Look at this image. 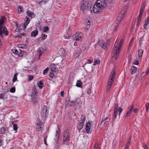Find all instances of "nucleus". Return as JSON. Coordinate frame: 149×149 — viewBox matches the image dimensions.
<instances>
[{
  "label": "nucleus",
  "instance_id": "3c124183",
  "mask_svg": "<svg viewBox=\"0 0 149 149\" xmlns=\"http://www.w3.org/2000/svg\"><path fill=\"white\" fill-rule=\"evenodd\" d=\"M143 147L146 149H148V147L146 145L145 143H144L143 144Z\"/></svg>",
  "mask_w": 149,
  "mask_h": 149
},
{
  "label": "nucleus",
  "instance_id": "9b49d317",
  "mask_svg": "<svg viewBox=\"0 0 149 149\" xmlns=\"http://www.w3.org/2000/svg\"><path fill=\"white\" fill-rule=\"evenodd\" d=\"M46 51L45 48L44 46H41L38 50V53L39 54V58H40V57L42 54L45 52Z\"/></svg>",
  "mask_w": 149,
  "mask_h": 149
},
{
  "label": "nucleus",
  "instance_id": "1a4fd4ad",
  "mask_svg": "<svg viewBox=\"0 0 149 149\" xmlns=\"http://www.w3.org/2000/svg\"><path fill=\"white\" fill-rule=\"evenodd\" d=\"M48 112L47 111V109L46 107L42 108V112H41V115L43 117H45L47 116L48 114Z\"/></svg>",
  "mask_w": 149,
  "mask_h": 149
},
{
  "label": "nucleus",
  "instance_id": "2eb2a0df",
  "mask_svg": "<svg viewBox=\"0 0 149 149\" xmlns=\"http://www.w3.org/2000/svg\"><path fill=\"white\" fill-rule=\"evenodd\" d=\"M91 129V123L90 122H88L87 123L86 126V132L88 134L90 133V131Z\"/></svg>",
  "mask_w": 149,
  "mask_h": 149
},
{
  "label": "nucleus",
  "instance_id": "ddd939ff",
  "mask_svg": "<svg viewBox=\"0 0 149 149\" xmlns=\"http://www.w3.org/2000/svg\"><path fill=\"white\" fill-rule=\"evenodd\" d=\"M118 113V105L117 104H116L115 105L113 120L114 121L117 117V114Z\"/></svg>",
  "mask_w": 149,
  "mask_h": 149
},
{
  "label": "nucleus",
  "instance_id": "dca6fc26",
  "mask_svg": "<svg viewBox=\"0 0 149 149\" xmlns=\"http://www.w3.org/2000/svg\"><path fill=\"white\" fill-rule=\"evenodd\" d=\"M149 16L145 20V24L144 25V28L145 29H147L148 28L147 27V26L149 24Z\"/></svg>",
  "mask_w": 149,
  "mask_h": 149
},
{
  "label": "nucleus",
  "instance_id": "603ef678",
  "mask_svg": "<svg viewBox=\"0 0 149 149\" xmlns=\"http://www.w3.org/2000/svg\"><path fill=\"white\" fill-rule=\"evenodd\" d=\"M133 63L134 65H138L139 64V61L138 60H137L136 61V62H134Z\"/></svg>",
  "mask_w": 149,
  "mask_h": 149
},
{
  "label": "nucleus",
  "instance_id": "bb28decb",
  "mask_svg": "<svg viewBox=\"0 0 149 149\" xmlns=\"http://www.w3.org/2000/svg\"><path fill=\"white\" fill-rule=\"evenodd\" d=\"M82 84V83L80 81H78L77 82L76 86L79 87H81Z\"/></svg>",
  "mask_w": 149,
  "mask_h": 149
},
{
  "label": "nucleus",
  "instance_id": "f8f14e48",
  "mask_svg": "<svg viewBox=\"0 0 149 149\" xmlns=\"http://www.w3.org/2000/svg\"><path fill=\"white\" fill-rule=\"evenodd\" d=\"M53 66L52 68L51 67V72H50L49 74V76L52 78L55 77V75L54 73H56V66L54 65Z\"/></svg>",
  "mask_w": 149,
  "mask_h": 149
},
{
  "label": "nucleus",
  "instance_id": "0e129e2a",
  "mask_svg": "<svg viewBox=\"0 0 149 149\" xmlns=\"http://www.w3.org/2000/svg\"><path fill=\"white\" fill-rule=\"evenodd\" d=\"M44 143L46 145H47V144L46 142V138L45 137H44Z\"/></svg>",
  "mask_w": 149,
  "mask_h": 149
},
{
  "label": "nucleus",
  "instance_id": "0eeeda50",
  "mask_svg": "<svg viewBox=\"0 0 149 149\" xmlns=\"http://www.w3.org/2000/svg\"><path fill=\"white\" fill-rule=\"evenodd\" d=\"M123 41L124 39H122L120 41L119 44L118 45V48L117 49H118V52H117V53H116V56L115 57V59H116L119 56V53H120Z\"/></svg>",
  "mask_w": 149,
  "mask_h": 149
},
{
  "label": "nucleus",
  "instance_id": "774afa93",
  "mask_svg": "<svg viewBox=\"0 0 149 149\" xmlns=\"http://www.w3.org/2000/svg\"><path fill=\"white\" fill-rule=\"evenodd\" d=\"M133 43H131L130 42V43H129V47H131L132 46V45Z\"/></svg>",
  "mask_w": 149,
  "mask_h": 149
},
{
  "label": "nucleus",
  "instance_id": "13d9d810",
  "mask_svg": "<svg viewBox=\"0 0 149 149\" xmlns=\"http://www.w3.org/2000/svg\"><path fill=\"white\" fill-rule=\"evenodd\" d=\"M98 143L95 144L93 147L94 148H96L98 146Z\"/></svg>",
  "mask_w": 149,
  "mask_h": 149
},
{
  "label": "nucleus",
  "instance_id": "72a5a7b5",
  "mask_svg": "<svg viewBox=\"0 0 149 149\" xmlns=\"http://www.w3.org/2000/svg\"><path fill=\"white\" fill-rule=\"evenodd\" d=\"M18 73H16L14 75V77H13V82H15V81L17 80V75H18Z\"/></svg>",
  "mask_w": 149,
  "mask_h": 149
},
{
  "label": "nucleus",
  "instance_id": "c9c22d12",
  "mask_svg": "<svg viewBox=\"0 0 149 149\" xmlns=\"http://www.w3.org/2000/svg\"><path fill=\"white\" fill-rule=\"evenodd\" d=\"M142 15V14H141V13H140L137 19V21H138V23H140Z\"/></svg>",
  "mask_w": 149,
  "mask_h": 149
},
{
  "label": "nucleus",
  "instance_id": "ea45409f",
  "mask_svg": "<svg viewBox=\"0 0 149 149\" xmlns=\"http://www.w3.org/2000/svg\"><path fill=\"white\" fill-rule=\"evenodd\" d=\"M42 36V40H45L47 37V35L44 34H42L41 35Z\"/></svg>",
  "mask_w": 149,
  "mask_h": 149
},
{
  "label": "nucleus",
  "instance_id": "79ce46f5",
  "mask_svg": "<svg viewBox=\"0 0 149 149\" xmlns=\"http://www.w3.org/2000/svg\"><path fill=\"white\" fill-rule=\"evenodd\" d=\"M131 113V111H129L127 112L126 113L125 115L124 116V117L125 118H126L128 116L130 115Z\"/></svg>",
  "mask_w": 149,
  "mask_h": 149
},
{
  "label": "nucleus",
  "instance_id": "f03ea898",
  "mask_svg": "<svg viewBox=\"0 0 149 149\" xmlns=\"http://www.w3.org/2000/svg\"><path fill=\"white\" fill-rule=\"evenodd\" d=\"M6 19L5 16H2L0 19V36L3 37V34L5 36L8 35V32L6 27L4 26V20Z\"/></svg>",
  "mask_w": 149,
  "mask_h": 149
},
{
  "label": "nucleus",
  "instance_id": "393cba45",
  "mask_svg": "<svg viewBox=\"0 0 149 149\" xmlns=\"http://www.w3.org/2000/svg\"><path fill=\"white\" fill-rule=\"evenodd\" d=\"M83 123H82L81 122H80L79 123V125L77 127V128L79 130H80L83 128Z\"/></svg>",
  "mask_w": 149,
  "mask_h": 149
},
{
  "label": "nucleus",
  "instance_id": "423d86ee",
  "mask_svg": "<svg viewBox=\"0 0 149 149\" xmlns=\"http://www.w3.org/2000/svg\"><path fill=\"white\" fill-rule=\"evenodd\" d=\"M125 10L123 12H121V14L122 15H123V16L125 14ZM123 17H124L123 16H120V17L119 19L118 18V20L117 22L116 23L115 25V27L114 29V31H116L117 29L118 28V26L120 23V22L121 19Z\"/></svg>",
  "mask_w": 149,
  "mask_h": 149
},
{
  "label": "nucleus",
  "instance_id": "4d7b16f0",
  "mask_svg": "<svg viewBox=\"0 0 149 149\" xmlns=\"http://www.w3.org/2000/svg\"><path fill=\"white\" fill-rule=\"evenodd\" d=\"M33 76L32 75L29 76V79L30 80H31L33 79Z\"/></svg>",
  "mask_w": 149,
  "mask_h": 149
},
{
  "label": "nucleus",
  "instance_id": "e433bc0d",
  "mask_svg": "<svg viewBox=\"0 0 149 149\" xmlns=\"http://www.w3.org/2000/svg\"><path fill=\"white\" fill-rule=\"evenodd\" d=\"M19 13H20L23 10V8L21 6H19L17 7Z\"/></svg>",
  "mask_w": 149,
  "mask_h": 149
},
{
  "label": "nucleus",
  "instance_id": "58836bf2",
  "mask_svg": "<svg viewBox=\"0 0 149 149\" xmlns=\"http://www.w3.org/2000/svg\"><path fill=\"white\" fill-rule=\"evenodd\" d=\"M134 105L133 104H132L128 108L129 111H130L132 112L133 109L134 108Z\"/></svg>",
  "mask_w": 149,
  "mask_h": 149
},
{
  "label": "nucleus",
  "instance_id": "bf43d9fd",
  "mask_svg": "<svg viewBox=\"0 0 149 149\" xmlns=\"http://www.w3.org/2000/svg\"><path fill=\"white\" fill-rule=\"evenodd\" d=\"M91 89H88V91H87L88 93V94H91Z\"/></svg>",
  "mask_w": 149,
  "mask_h": 149
},
{
  "label": "nucleus",
  "instance_id": "9d476101",
  "mask_svg": "<svg viewBox=\"0 0 149 149\" xmlns=\"http://www.w3.org/2000/svg\"><path fill=\"white\" fill-rule=\"evenodd\" d=\"M83 36L82 33L80 32H77L73 36V39L74 40H78L82 38Z\"/></svg>",
  "mask_w": 149,
  "mask_h": 149
},
{
  "label": "nucleus",
  "instance_id": "69168bd1",
  "mask_svg": "<svg viewBox=\"0 0 149 149\" xmlns=\"http://www.w3.org/2000/svg\"><path fill=\"white\" fill-rule=\"evenodd\" d=\"M91 62H92V61H91V60H88V62H87V63H88L90 64V63H91Z\"/></svg>",
  "mask_w": 149,
  "mask_h": 149
},
{
  "label": "nucleus",
  "instance_id": "4468645a",
  "mask_svg": "<svg viewBox=\"0 0 149 149\" xmlns=\"http://www.w3.org/2000/svg\"><path fill=\"white\" fill-rule=\"evenodd\" d=\"M99 45L102 47L105 50H107V46L105 42L103 40H101L99 41Z\"/></svg>",
  "mask_w": 149,
  "mask_h": 149
},
{
  "label": "nucleus",
  "instance_id": "338daca9",
  "mask_svg": "<svg viewBox=\"0 0 149 149\" xmlns=\"http://www.w3.org/2000/svg\"><path fill=\"white\" fill-rule=\"evenodd\" d=\"M134 38H133L130 41V42L131 43H133V42H134Z\"/></svg>",
  "mask_w": 149,
  "mask_h": 149
},
{
  "label": "nucleus",
  "instance_id": "c85d7f7f",
  "mask_svg": "<svg viewBox=\"0 0 149 149\" xmlns=\"http://www.w3.org/2000/svg\"><path fill=\"white\" fill-rule=\"evenodd\" d=\"M108 119V117H107L104 119H103L102 120L101 124H102L103 123H104V124H105L106 122H109L110 120V119H109L108 121H107V120Z\"/></svg>",
  "mask_w": 149,
  "mask_h": 149
},
{
  "label": "nucleus",
  "instance_id": "cd10ccee",
  "mask_svg": "<svg viewBox=\"0 0 149 149\" xmlns=\"http://www.w3.org/2000/svg\"><path fill=\"white\" fill-rule=\"evenodd\" d=\"M18 46L19 48L22 49H24L26 47V45L22 44H19Z\"/></svg>",
  "mask_w": 149,
  "mask_h": 149
},
{
  "label": "nucleus",
  "instance_id": "864d4df0",
  "mask_svg": "<svg viewBox=\"0 0 149 149\" xmlns=\"http://www.w3.org/2000/svg\"><path fill=\"white\" fill-rule=\"evenodd\" d=\"M21 36L20 35H16L15 36V38H21Z\"/></svg>",
  "mask_w": 149,
  "mask_h": 149
},
{
  "label": "nucleus",
  "instance_id": "aec40b11",
  "mask_svg": "<svg viewBox=\"0 0 149 149\" xmlns=\"http://www.w3.org/2000/svg\"><path fill=\"white\" fill-rule=\"evenodd\" d=\"M143 51L142 49H140L139 51L138 52V55L139 57V59H141V57L143 55Z\"/></svg>",
  "mask_w": 149,
  "mask_h": 149
},
{
  "label": "nucleus",
  "instance_id": "473e14b6",
  "mask_svg": "<svg viewBox=\"0 0 149 149\" xmlns=\"http://www.w3.org/2000/svg\"><path fill=\"white\" fill-rule=\"evenodd\" d=\"M100 61L99 60L95 59V60L94 63L93 64L94 65H96L97 64H100Z\"/></svg>",
  "mask_w": 149,
  "mask_h": 149
},
{
  "label": "nucleus",
  "instance_id": "7ed1b4c3",
  "mask_svg": "<svg viewBox=\"0 0 149 149\" xmlns=\"http://www.w3.org/2000/svg\"><path fill=\"white\" fill-rule=\"evenodd\" d=\"M119 42V39H117L114 45V47L112 51V53L113 54L112 57L115 59V57L116 56V53L118 52V43Z\"/></svg>",
  "mask_w": 149,
  "mask_h": 149
},
{
  "label": "nucleus",
  "instance_id": "a878e982",
  "mask_svg": "<svg viewBox=\"0 0 149 149\" xmlns=\"http://www.w3.org/2000/svg\"><path fill=\"white\" fill-rule=\"evenodd\" d=\"M145 7V3L144 2L143 4V5L141 7V9L140 10V13H141V14H142V13L144 10Z\"/></svg>",
  "mask_w": 149,
  "mask_h": 149
},
{
  "label": "nucleus",
  "instance_id": "6ab92c4d",
  "mask_svg": "<svg viewBox=\"0 0 149 149\" xmlns=\"http://www.w3.org/2000/svg\"><path fill=\"white\" fill-rule=\"evenodd\" d=\"M26 19L25 22H24V28L26 29V26L30 22V19L29 17H26Z\"/></svg>",
  "mask_w": 149,
  "mask_h": 149
},
{
  "label": "nucleus",
  "instance_id": "de8ad7c7",
  "mask_svg": "<svg viewBox=\"0 0 149 149\" xmlns=\"http://www.w3.org/2000/svg\"><path fill=\"white\" fill-rule=\"evenodd\" d=\"M146 111L147 112H148V108H149V103H148L146 104Z\"/></svg>",
  "mask_w": 149,
  "mask_h": 149
},
{
  "label": "nucleus",
  "instance_id": "c03bdc74",
  "mask_svg": "<svg viewBox=\"0 0 149 149\" xmlns=\"http://www.w3.org/2000/svg\"><path fill=\"white\" fill-rule=\"evenodd\" d=\"M18 129V127L16 124L13 125V129L15 131L17 130Z\"/></svg>",
  "mask_w": 149,
  "mask_h": 149
},
{
  "label": "nucleus",
  "instance_id": "7c9ffc66",
  "mask_svg": "<svg viewBox=\"0 0 149 149\" xmlns=\"http://www.w3.org/2000/svg\"><path fill=\"white\" fill-rule=\"evenodd\" d=\"M90 22L89 21H88L87 22H86L85 24L86 28L87 29H88L90 27Z\"/></svg>",
  "mask_w": 149,
  "mask_h": 149
},
{
  "label": "nucleus",
  "instance_id": "c756f323",
  "mask_svg": "<svg viewBox=\"0 0 149 149\" xmlns=\"http://www.w3.org/2000/svg\"><path fill=\"white\" fill-rule=\"evenodd\" d=\"M38 86L40 89H41L43 88V84L42 81H39V83H38Z\"/></svg>",
  "mask_w": 149,
  "mask_h": 149
},
{
  "label": "nucleus",
  "instance_id": "e2e57ef3",
  "mask_svg": "<svg viewBox=\"0 0 149 149\" xmlns=\"http://www.w3.org/2000/svg\"><path fill=\"white\" fill-rule=\"evenodd\" d=\"M138 110V109L136 108H135L133 110V111L134 113H136V112H137V111Z\"/></svg>",
  "mask_w": 149,
  "mask_h": 149
},
{
  "label": "nucleus",
  "instance_id": "8fccbe9b",
  "mask_svg": "<svg viewBox=\"0 0 149 149\" xmlns=\"http://www.w3.org/2000/svg\"><path fill=\"white\" fill-rule=\"evenodd\" d=\"M80 52H77L76 54H75V58L78 57L80 55Z\"/></svg>",
  "mask_w": 149,
  "mask_h": 149
},
{
  "label": "nucleus",
  "instance_id": "5701e85b",
  "mask_svg": "<svg viewBox=\"0 0 149 149\" xmlns=\"http://www.w3.org/2000/svg\"><path fill=\"white\" fill-rule=\"evenodd\" d=\"M86 119V116L83 115H81L80 118V122L82 123H84Z\"/></svg>",
  "mask_w": 149,
  "mask_h": 149
},
{
  "label": "nucleus",
  "instance_id": "2f4dec72",
  "mask_svg": "<svg viewBox=\"0 0 149 149\" xmlns=\"http://www.w3.org/2000/svg\"><path fill=\"white\" fill-rule=\"evenodd\" d=\"M49 28L47 26H45L44 27L43 31L44 32H46L49 30Z\"/></svg>",
  "mask_w": 149,
  "mask_h": 149
},
{
  "label": "nucleus",
  "instance_id": "49530a36",
  "mask_svg": "<svg viewBox=\"0 0 149 149\" xmlns=\"http://www.w3.org/2000/svg\"><path fill=\"white\" fill-rule=\"evenodd\" d=\"M49 68H46V69L44 70L43 72V74L44 75L47 72Z\"/></svg>",
  "mask_w": 149,
  "mask_h": 149
},
{
  "label": "nucleus",
  "instance_id": "f257e3e1",
  "mask_svg": "<svg viewBox=\"0 0 149 149\" xmlns=\"http://www.w3.org/2000/svg\"><path fill=\"white\" fill-rule=\"evenodd\" d=\"M106 6L107 3L105 0H97L93 6V10L94 12L96 13H99Z\"/></svg>",
  "mask_w": 149,
  "mask_h": 149
},
{
  "label": "nucleus",
  "instance_id": "37998d69",
  "mask_svg": "<svg viewBox=\"0 0 149 149\" xmlns=\"http://www.w3.org/2000/svg\"><path fill=\"white\" fill-rule=\"evenodd\" d=\"M123 110V109L121 107L119 108V109H118V111H119V115L120 116V115Z\"/></svg>",
  "mask_w": 149,
  "mask_h": 149
},
{
  "label": "nucleus",
  "instance_id": "b1692460",
  "mask_svg": "<svg viewBox=\"0 0 149 149\" xmlns=\"http://www.w3.org/2000/svg\"><path fill=\"white\" fill-rule=\"evenodd\" d=\"M26 14L29 17H32V15L34 14V13L29 11H26Z\"/></svg>",
  "mask_w": 149,
  "mask_h": 149
},
{
  "label": "nucleus",
  "instance_id": "052dcab7",
  "mask_svg": "<svg viewBox=\"0 0 149 149\" xmlns=\"http://www.w3.org/2000/svg\"><path fill=\"white\" fill-rule=\"evenodd\" d=\"M61 96L62 97H64V91H62L61 92Z\"/></svg>",
  "mask_w": 149,
  "mask_h": 149
},
{
  "label": "nucleus",
  "instance_id": "4c0bfd02",
  "mask_svg": "<svg viewBox=\"0 0 149 149\" xmlns=\"http://www.w3.org/2000/svg\"><path fill=\"white\" fill-rule=\"evenodd\" d=\"M131 142V139L130 138L129 139L128 141V142L127 144L126 145V148H129L130 146V143Z\"/></svg>",
  "mask_w": 149,
  "mask_h": 149
},
{
  "label": "nucleus",
  "instance_id": "5fc2aeb1",
  "mask_svg": "<svg viewBox=\"0 0 149 149\" xmlns=\"http://www.w3.org/2000/svg\"><path fill=\"white\" fill-rule=\"evenodd\" d=\"M56 132L57 134L56 135V136L57 137V139H58L59 138V135L58 133V132L57 131H56Z\"/></svg>",
  "mask_w": 149,
  "mask_h": 149
},
{
  "label": "nucleus",
  "instance_id": "680f3d73",
  "mask_svg": "<svg viewBox=\"0 0 149 149\" xmlns=\"http://www.w3.org/2000/svg\"><path fill=\"white\" fill-rule=\"evenodd\" d=\"M23 56V54L21 52H20L19 54V57H22Z\"/></svg>",
  "mask_w": 149,
  "mask_h": 149
},
{
  "label": "nucleus",
  "instance_id": "a19ab883",
  "mask_svg": "<svg viewBox=\"0 0 149 149\" xmlns=\"http://www.w3.org/2000/svg\"><path fill=\"white\" fill-rule=\"evenodd\" d=\"M15 87L11 88L10 90V91L11 93H14L15 92Z\"/></svg>",
  "mask_w": 149,
  "mask_h": 149
},
{
  "label": "nucleus",
  "instance_id": "a211bd4d",
  "mask_svg": "<svg viewBox=\"0 0 149 149\" xmlns=\"http://www.w3.org/2000/svg\"><path fill=\"white\" fill-rule=\"evenodd\" d=\"M37 128L38 131L41 130L42 129V123L38 122L37 125Z\"/></svg>",
  "mask_w": 149,
  "mask_h": 149
},
{
  "label": "nucleus",
  "instance_id": "6e6d98bb",
  "mask_svg": "<svg viewBox=\"0 0 149 149\" xmlns=\"http://www.w3.org/2000/svg\"><path fill=\"white\" fill-rule=\"evenodd\" d=\"M146 74L147 75L149 74V69L148 68L147 69L146 71Z\"/></svg>",
  "mask_w": 149,
  "mask_h": 149
},
{
  "label": "nucleus",
  "instance_id": "a18cd8bd",
  "mask_svg": "<svg viewBox=\"0 0 149 149\" xmlns=\"http://www.w3.org/2000/svg\"><path fill=\"white\" fill-rule=\"evenodd\" d=\"M12 50L13 52L15 54H17L18 53V51L16 49H13Z\"/></svg>",
  "mask_w": 149,
  "mask_h": 149
},
{
  "label": "nucleus",
  "instance_id": "20e7f679",
  "mask_svg": "<svg viewBox=\"0 0 149 149\" xmlns=\"http://www.w3.org/2000/svg\"><path fill=\"white\" fill-rule=\"evenodd\" d=\"M116 73L115 71L113 70L111 73L109 81L108 83L107 87L110 88L111 87L112 83L113 81V79L115 76Z\"/></svg>",
  "mask_w": 149,
  "mask_h": 149
},
{
  "label": "nucleus",
  "instance_id": "6e6552de",
  "mask_svg": "<svg viewBox=\"0 0 149 149\" xmlns=\"http://www.w3.org/2000/svg\"><path fill=\"white\" fill-rule=\"evenodd\" d=\"M88 3L85 2L81 3L80 6L81 10L83 13L85 12L88 9Z\"/></svg>",
  "mask_w": 149,
  "mask_h": 149
},
{
  "label": "nucleus",
  "instance_id": "39448f33",
  "mask_svg": "<svg viewBox=\"0 0 149 149\" xmlns=\"http://www.w3.org/2000/svg\"><path fill=\"white\" fill-rule=\"evenodd\" d=\"M70 135L68 130H66L64 132L63 140L64 142H68L70 140Z\"/></svg>",
  "mask_w": 149,
  "mask_h": 149
},
{
  "label": "nucleus",
  "instance_id": "412c9836",
  "mask_svg": "<svg viewBox=\"0 0 149 149\" xmlns=\"http://www.w3.org/2000/svg\"><path fill=\"white\" fill-rule=\"evenodd\" d=\"M137 68L134 66H132L131 68V71L132 74H134L136 72Z\"/></svg>",
  "mask_w": 149,
  "mask_h": 149
},
{
  "label": "nucleus",
  "instance_id": "f704fd0d",
  "mask_svg": "<svg viewBox=\"0 0 149 149\" xmlns=\"http://www.w3.org/2000/svg\"><path fill=\"white\" fill-rule=\"evenodd\" d=\"M6 131V129L4 127H3L0 130V133H3Z\"/></svg>",
  "mask_w": 149,
  "mask_h": 149
},
{
  "label": "nucleus",
  "instance_id": "f3484780",
  "mask_svg": "<svg viewBox=\"0 0 149 149\" xmlns=\"http://www.w3.org/2000/svg\"><path fill=\"white\" fill-rule=\"evenodd\" d=\"M8 97L7 94L5 93H1L0 95V99L5 100Z\"/></svg>",
  "mask_w": 149,
  "mask_h": 149
},
{
  "label": "nucleus",
  "instance_id": "4be33fe9",
  "mask_svg": "<svg viewBox=\"0 0 149 149\" xmlns=\"http://www.w3.org/2000/svg\"><path fill=\"white\" fill-rule=\"evenodd\" d=\"M38 33V31L37 30L33 31L31 33V37L34 36L35 37Z\"/></svg>",
  "mask_w": 149,
  "mask_h": 149
},
{
  "label": "nucleus",
  "instance_id": "09e8293b",
  "mask_svg": "<svg viewBox=\"0 0 149 149\" xmlns=\"http://www.w3.org/2000/svg\"><path fill=\"white\" fill-rule=\"evenodd\" d=\"M47 1H44V0H42L41 1H40L39 2V3L40 5L43 2L44 3V4H45L47 3Z\"/></svg>",
  "mask_w": 149,
  "mask_h": 149
}]
</instances>
